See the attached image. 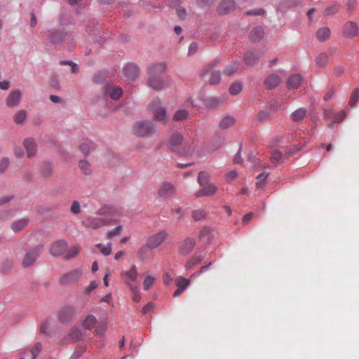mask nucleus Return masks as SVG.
I'll return each instance as SVG.
<instances>
[{"instance_id":"obj_25","label":"nucleus","mask_w":359,"mask_h":359,"mask_svg":"<svg viewBox=\"0 0 359 359\" xmlns=\"http://www.w3.org/2000/svg\"><path fill=\"white\" fill-rule=\"evenodd\" d=\"M264 36V29L262 27H255L250 33V40L252 42L259 41Z\"/></svg>"},{"instance_id":"obj_8","label":"nucleus","mask_w":359,"mask_h":359,"mask_svg":"<svg viewBox=\"0 0 359 359\" xmlns=\"http://www.w3.org/2000/svg\"><path fill=\"white\" fill-rule=\"evenodd\" d=\"M176 192V187L170 182H163L158 188V195L161 198H168L175 195Z\"/></svg>"},{"instance_id":"obj_52","label":"nucleus","mask_w":359,"mask_h":359,"mask_svg":"<svg viewBox=\"0 0 359 359\" xmlns=\"http://www.w3.org/2000/svg\"><path fill=\"white\" fill-rule=\"evenodd\" d=\"M121 231H122V226L121 225L117 226L113 230L109 231L107 233V238L110 239L115 236H118V235L121 234Z\"/></svg>"},{"instance_id":"obj_22","label":"nucleus","mask_w":359,"mask_h":359,"mask_svg":"<svg viewBox=\"0 0 359 359\" xmlns=\"http://www.w3.org/2000/svg\"><path fill=\"white\" fill-rule=\"evenodd\" d=\"M259 57V52L257 50L248 51L245 53L244 57L245 62L248 65H254L257 63Z\"/></svg>"},{"instance_id":"obj_27","label":"nucleus","mask_w":359,"mask_h":359,"mask_svg":"<svg viewBox=\"0 0 359 359\" xmlns=\"http://www.w3.org/2000/svg\"><path fill=\"white\" fill-rule=\"evenodd\" d=\"M307 114V110L304 107H300L294 111L291 115L290 118L294 122H298L302 121Z\"/></svg>"},{"instance_id":"obj_39","label":"nucleus","mask_w":359,"mask_h":359,"mask_svg":"<svg viewBox=\"0 0 359 359\" xmlns=\"http://www.w3.org/2000/svg\"><path fill=\"white\" fill-rule=\"evenodd\" d=\"M93 144L92 142H84L80 144L79 148V150L83 153V154L86 156H87L90 151L93 149Z\"/></svg>"},{"instance_id":"obj_56","label":"nucleus","mask_w":359,"mask_h":359,"mask_svg":"<svg viewBox=\"0 0 359 359\" xmlns=\"http://www.w3.org/2000/svg\"><path fill=\"white\" fill-rule=\"evenodd\" d=\"M282 158V154L280 151H274L271 156V160L273 163L278 162Z\"/></svg>"},{"instance_id":"obj_50","label":"nucleus","mask_w":359,"mask_h":359,"mask_svg":"<svg viewBox=\"0 0 359 359\" xmlns=\"http://www.w3.org/2000/svg\"><path fill=\"white\" fill-rule=\"evenodd\" d=\"M10 164L8 158L4 157L0 159V173L4 172Z\"/></svg>"},{"instance_id":"obj_30","label":"nucleus","mask_w":359,"mask_h":359,"mask_svg":"<svg viewBox=\"0 0 359 359\" xmlns=\"http://www.w3.org/2000/svg\"><path fill=\"white\" fill-rule=\"evenodd\" d=\"M330 36V30L328 27H324L318 29L316 37L320 41L327 40Z\"/></svg>"},{"instance_id":"obj_43","label":"nucleus","mask_w":359,"mask_h":359,"mask_svg":"<svg viewBox=\"0 0 359 359\" xmlns=\"http://www.w3.org/2000/svg\"><path fill=\"white\" fill-rule=\"evenodd\" d=\"M41 349V345L40 343L36 344L34 348L29 351H26L25 354H28L31 355V359H35L37 356L38 353L40 352Z\"/></svg>"},{"instance_id":"obj_49","label":"nucleus","mask_w":359,"mask_h":359,"mask_svg":"<svg viewBox=\"0 0 359 359\" xmlns=\"http://www.w3.org/2000/svg\"><path fill=\"white\" fill-rule=\"evenodd\" d=\"M96 247L100 248L102 254L105 256L110 255L111 252V246L110 243H108L106 246H103L101 244H97L96 245Z\"/></svg>"},{"instance_id":"obj_23","label":"nucleus","mask_w":359,"mask_h":359,"mask_svg":"<svg viewBox=\"0 0 359 359\" xmlns=\"http://www.w3.org/2000/svg\"><path fill=\"white\" fill-rule=\"evenodd\" d=\"M24 147L27 150L28 157H32L35 155L36 152V145L32 138H27L23 142Z\"/></svg>"},{"instance_id":"obj_36","label":"nucleus","mask_w":359,"mask_h":359,"mask_svg":"<svg viewBox=\"0 0 359 359\" xmlns=\"http://www.w3.org/2000/svg\"><path fill=\"white\" fill-rule=\"evenodd\" d=\"M316 65L320 67H324L328 63V55L325 53L319 54L316 59Z\"/></svg>"},{"instance_id":"obj_10","label":"nucleus","mask_w":359,"mask_h":359,"mask_svg":"<svg viewBox=\"0 0 359 359\" xmlns=\"http://www.w3.org/2000/svg\"><path fill=\"white\" fill-rule=\"evenodd\" d=\"M202 77L204 81L210 85H214L219 82L221 79V74L219 71L214 69L212 67H210L204 71L202 74Z\"/></svg>"},{"instance_id":"obj_11","label":"nucleus","mask_w":359,"mask_h":359,"mask_svg":"<svg viewBox=\"0 0 359 359\" xmlns=\"http://www.w3.org/2000/svg\"><path fill=\"white\" fill-rule=\"evenodd\" d=\"M41 247L39 246L27 252L22 261V266L27 268L33 265L41 254Z\"/></svg>"},{"instance_id":"obj_58","label":"nucleus","mask_w":359,"mask_h":359,"mask_svg":"<svg viewBox=\"0 0 359 359\" xmlns=\"http://www.w3.org/2000/svg\"><path fill=\"white\" fill-rule=\"evenodd\" d=\"M337 12H338V8L337 6L334 5L330 7L327 8L324 11V13L326 15H329L334 14Z\"/></svg>"},{"instance_id":"obj_46","label":"nucleus","mask_w":359,"mask_h":359,"mask_svg":"<svg viewBox=\"0 0 359 359\" xmlns=\"http://www.w3.org/2000/svg\"><path fill=\"white\" fill-rule=\"evenodd\" d=\"M268 175V173L262 172L257 177L256 185L258 188H261L264 185L265 181Z\"/></svg>"},{"instance_id":"obj_33","label":"nucleus","mask_w":359,"mask_h":359,"mask_svg":"<svg viewBox=\"0 0 359 359\" xmlns=\"http://www.w3.org/2000/svg\"><path fill=\"white\" fill-rule=\"evenodd\" d=\"M126 284L129 286L130 290L133 294V299L135 302H138L141 299V294L139 291V288L136 285L130 284L128 280H126Z\"/></svg>"},{"instance_id":"obj_61","label":"nucleus","mask_w":359,"mask_h":359,"mask_svg":"<svg viewBox=\"0 0 359 359\" xmlns=\"http://www.w3.org/2000/svg\"><path fill=\"white\" fill-rule=\"evenodd\" d=\"M237 172L236 170H232L226 174V181L230 182L235 180L237 177Z\"/></svg>"},{"instance_id":"obj_18","label":"nucleus","mask_w":359,"mask_h":359,"mask_svg":"<svg viewBox=\"0 0 359 359\" xmlns=\"http://www.w3.org/2000/svg\"><path fill=\"white\" fill-rule=\"evenodd\" d=\"M281 82V79L276 74H269L264 81V86L266 89H273Z\"/></svg>"},{"instance_id":"obj_59","label":"nucleus","mask_w":359,"mask_h":359,"mask_svg":"<svg viewBox=\"0 0 359 359\" xmlns=\"http://www.w3.org/2000/svg\"><path fill=\"white\" fill-rule=\"evenodd\" d=\"M82 333L79 330H74L70 333V337L74 340H79L81 337Z\"/></svg>"},{"instance_id":"obj_53","label":"nucleus","mask_w":359,"mask_h":359,"mask_svg":"<svg viewBox=\"0 0 359 359\" xmlns=\"http://www.w3.org/2000/svg\"><path fill=\"white\" fill-rule=\"evenodd\" d=\"M346 116V111L344 110H341L339 112H338L334 117V123H339L341 122Z\"/></svg>"},{"instance_id":"obj_7","label":"nucleus","mask_w":359,"mask_h":359,"mask_svg":"<svg viewBox=\"0 0 359 359\" xmlns=\"http://www.w3.org/2000/svg\"><path fill=\"white\" fill-rule=\"evenodd\" d=\"M149 109L154 114V119L158 121H165L166 118L165 108L161 106V102L159 98H155L149 104Z\"/></svg>"},{"instance_id":"obj_4","label":"nucleus","mask_w":359,"mask_h":359,"mask_svg":"<svg viewBox=\"0 0 359 359\" xmlns=\"http://www.w3.org/2000/svg\"><path fill=\"white\" fill-rule=\"evenodd\" d=\"M83 275L81 268L71 270L62 274L58 278V283L62 286H68L76 283Z\"/></svg>"},{"instance_id":"obj_2","label":"nucleus","mask_w":359,"mask_h":359,"mask_svg":"<svg viewBox=\"0 0 359 359\" xmlns=\"http://www.w3.org/2000/svg\"><path fill=\"white\" fill-rule=\"evenodd\" d=\"M211 175L205 171H201L198 175V183L201 189L195 194L197 198L212 196L218 191V187L210 182Z\"/></svg>"},{"instance_id":"obj_12","label":"nucleus","mask_w":359,"mask_h":359,"mask_svg":"<svg viewBox=\"0 0 359 359\" xmlns=\"http://www.w3.org/2000/svg\"><path fill=\"white\" fill-rule=\"evenodd\" d=\"M194 103L191 99L187 100L185 102V107L187 109H179L174 114L172 119L175 121H184L190 117V114L188 109L193 107Z\"/></svg>"},{"instance_id":"obj_45","label":"nucleus","mask_w":359,"mask_h":359,"mask_svg":"<svg viewBox=\"0 0 359 359\" xmlns=\"http://www.w3.org/2000/svg\"><path fill=\"white\" fill-rule=\"evenodd\" d=\"M155 278L151 276L145 277L143 281V288L144 290H149L154 284Z\"/></svg>"},{"instance_id":"obj_57","label":"nucleus","mask_w":359,"mask_h":359,"mask_svg":"<svg viewBox=\"0 0 359 359\" xmlns=\"http://www.w3.org/2000/svg\"><path fill=\"white\" fill-rule=\"evenodd\" d=\"M200 262V259L198 258H191L186 264L187 269L192 268L194 266L198 264Z\"/></svg>"},{"instance_id":"obj_1","label":"nucleus","mask_w":359,"mask_h":359,"mask_svg":"<svg viewBox=\"0 0 359 359\" xmlns=\"http://www.w3.org/2000/svg\"><path fill=\"white\" fill-rule=\"evenodd\" d=\"M164 63L151 65L148 69V86L154 90H159L164 87V73L165 70Z\"/></svg>"},{"instance_id":"obj_26","label":"nucleus","mask_w":359,"mask_h":359,"mask_svg":"<svg viewBox=\"0 0 359 359\" xmlns=\"http://www.w3.org/2000/svg\"><path fill=\"white\" fill-rule=\"evenodd\" d=\"M29 223V219L26 218H22L20 219H18L13 222L11 224V229L15 233H18L23 230Z\"/></svg>"},{"instance_id":"obj_54","label":"nucleus","mask_w":359,"mask_h":359,"mask_svg":"<svg viewBox=\"0 0 359 359\" xmlns=\"http://www.w3.org/2000/svg\"><path fill=\"white\" fill-rule=\"evenodd\" d=\"M71 212L74 214L77 215L80 213L81 208H80V203L77 201H74L72 206H71Z\"/></svg>"},{"instance_id":"obj_38","label":"nucleus","mask_w":359,"mask_h":359,"mask_svg":"<svg viewBox=\"0 0 359 359\" xmlns=\"http://www.w3.org/2000/svg\"><path fill=\"white\" fill-rule=\"evenodd\" d=\"M79 168L81 172L83 173L84 175H90L91 173L90 165L86 160H82L79 161Z\"/></svg>"},{"instance_id":"obj_64","label":"nucleus","mask_w":359,"mask_h":359,"mask_svg":"<svg viewBox=\"0 0 359 359\" xmlns=\"http://www.w3.org/2000/svg\"><path fill=\"white\" fill-rule=\"evenodd\" d=\"M105 330H106V325H99V326L96 327L95 332L98 335H102L104 333Z\"/></svg>"},{"instance_id":"obj_47","label":"nucleus","mask_w":359,"mask_h":359,"mask_svg":"<svg viewBox=\"0 0 359 359\" xmlns=\"http://www.w3.org/2000/svg\"><path fill=\"white\" fill-rule=\"evenodd\" d=\"M359 101V89H355L350 97L349 104L351 106L355 105Z\"/></svg>"},{"instance_id":"obj_14","label":"nucleus","mask_w":359,"mask_h":359,"mask_svg":"<svg viewBox=\"0 0 359 359\" xmlns=\"http://www.w3.org/2000/svg\"><path fill=\"white\" fill-rule=\"evenodd\" d=\"M67 250V243L65 241L59 240L54 242L50 246V252L55 257L64 255Z\"/></svg>"},{"instance_id":"obj_13","label":"nucleus","mask_w":359,"mask_h":359,"mask_svg":"<svg viewBox=\"0 0 359 359\" xmlns=\"http://www.w3.org/2000/svg\"><path fill=\"white\" fill-rule=\"evenodd\" d=\"M104 94L112 100H118L123 94V90L121 87L111 83H107L104 86Z\"/></svg>"},{"instance_id":"obj_55","label":"nucleus","mask_w":359,"mask_h":359,"mask_svg":"<svg viewBox=\"0 0 359 359\" xmlns=\"http://www.w3.org/2000/svg\"><path fill=\"white\" fill-rule=\"evenodd\" d=\"M97 287V284L95 280H93L90 283L89 285L86 287L83 292L86 294H90L93 290H94Z\"/></svg>"},{"instance_id":"obj_15","label":"nucleus","mask_w":359,"mask_h":359,"mask_svg":"<svg viewBox=\"0 0 359 359\" xmlns=\"http://www.w3.org/2000/svg\"><path fill=\"white\" fill-rule=\"evenodd\" d=\"M196 245V240L194 238H187L181 243L179 248V253L182 255L189 254Z\"/></svg>"},{"instance_id":"obj_34","label":"nucleus","mask_w":359,"mask_h":359,"mask_svg":"<svg viewBox=\"0 0 359 359\" xmlns=\"http://www.w3.org/2000/svg\"><path fill=\"white\" fill-rule=\"evenodd\" d=\"M80 251V248L78 245H73L70 247L68 250H66V252L64 254V257L66 259H71L76 256Z\"/></svg>"},{"instance_id":"obj_32","label":"nucleus","mask_w":359,"mask_h":359,"mask_svg":"<svg viewBox=\"0 0 359 359\" xmlns=\"http://www.w3.org/2000/svg\"><path fill=\"white\" fill-rule=\"evenodd\" d=\"M235 123V118L233 116H225L223 118L219 124V128L222 130H225L231 127Z\"/></svg>"},{"instance_id":"obj_24","label":"nucleus","mask_w":359,"mask_h":359,"mask_svg":"<svg viewBox=\"0 0 359 359\" xmlns=\"http://www.w3.org/2000/svg\"><path fill=\"white\" fill-rule=\"evenodd\" d=\"M122 276H126L125 282L126 283V280H128L130 284H131V282L136 281L137 278V271L135 265H133L130 268V269L128 271H124L121 273Z\"/></svg>"},{"instance_id":"obj_17","label":"nucleus","mask_w":359,"mask_h":359,"mask_svg":"<svg viewBox=\"0 0 359 359\" xmlns=\"http://www.w3.org/2000/svg\"><path fill=\"white\" fill-rule=\"evenodd\" d=\"M21 92L19 90L11 91L6 100V105L8 107H15L18 106L21 100Z\"/></svg>"},{"instance_id":"obj_62","label":"nucleus","mask_w":359,"mask_h":359,"mask_svg":"<svg viewBox=\"0 0 359 359\" xmlns=\"http://www.w3.org/2000/svg\"><path fill=\"white\" fill-rule=\"evenodd\" d=\"M61 65H69L72 67V72L76 74L78 72V66L76 64L74 63L72 61L69 62H61Z\"/></svg>"},{"instance_id":"obj_20","label":"nucleus","mask_w":359,"mask_h":359,"mask_svg":"<svg viewBox=\"0 0 359 359\" xmlns=\"http://www.w3.org/2000/svg\"><path fill=\"white\" fill-rule=\"evenodd\" d=\"M302 82V76L299 74L291 75L287 81V86L288 88L296 89Z\"/></svg>"},{"instance_id":"obj_28","label":"nucleus","mask_w":359,"mask_h":359,"mask_svg":"<svg viewBox=\"0 0 359 359\" xmlns=\"http://www.w3.org/2000/svg\"><path fill=\"white\" fill-rule=\"evenodd\" d=\"M182 142L183 137L182 134L177 132L173 133L169 140L170 148L175 149L177 147L180 145Z\"/></svg>"},{"instance_id":"obj_63","label":"nucleus","mask_w":359,"mask_h":359,"mask_svg":"<svg viewBox=\"0 0 359 359\" xmlns=\"http://www.w3.org/2000/svg\"><path fill=\"white\" fill-rule=\"evenodd\" d=\"M198 50V44L196 43H191L189 47L188 54L192 55Z\"/></svg>"},{"instance_id":"obj_37","label":"nucleus","mask_w":359,"mask_h":359,"mask_svg":"<svg viewBox=\"0 0 359 359\" xmlns=\"http://www.w3.org/2000/svg\"><path fill=\"white\" fill-rule=\"evenodd\" d=\"M239 63L234 62L228 65L224 70V74L231 76L238 69Z\"/></svg>"},{"instance_id":"obj_41","label":"nucleus","mask_w":359,"mask_h":359,"mask_svg":"<svg viewBox=\"0 0 359 359\" xmlns=\"http://www.w3.org/2000/svg\"><path fill=\"white\" fill-rule=\"evenodd\" d=\"M242 90V83L239 81L233 83L229 88V93L231 95H236L241 93Z\"/></svg>"},{"instance_id":"obj_51","label":"nucleus","mask_w":359,"mask_h":359,"mask_svg":"<svg viewBox=\"0 0 359 359\" xmlns=\"http://www.w3.org/2000/svg\"><path fill=\"white\" fill-rule=\"evenodd\" d=\"M53 169L49 164H45L41 168V174L45 177H49L52 175Z\"/></svg>"},{"instance_id":"obj_19","label":"nucleus","mask_w":359,"mask_h":359,"mask_svg":"<svg viewBox=\"0 0 359 359\" xmlns=\"http://www.w3.org/2000/svg\"><path fill=\"white\" fill-rule=\"evenodd\" d=\"M75 311L72 306H65L58 313V318L62 322H67L73 318Z\"/></svg>"},{"instance_id":"obj_35","label":"nucleus","mask_w":359,"mask_h":359,"mask_svg":"<svg viewBox=\"0 0 359 359\" xmlns=\"http://www.w3.org/2000/svg\"><path fill=\"white\" fill-rule=\"evenodd\" d=\"M27 118V112L25 110L18 111L13 117V120L16 124L22 123Z\"/></svg>"},{"instance_id":"obj_21","label":"nucleus","mask_w":359,"mask_h":359,"mask_svg":"<svg viewBox=\"0 0 359 359\" xmlns=\"http://www.w3.org/2000/svg\"><path fill=\"white\" fill-rule=\"evenodd\" d=\"M233 0H223L218 6V12L220 14H226L234 8Z\"/></svg>"},{"instance_id":"obj_5","label":"nucleus","mask_w":359,"mask_h":359,"mask_svg":"<svg viewBox=\"0 0 359 359\" xmlns=\"http://www.w3.org/2000/svg\"><path fill=\"white\" fill-rule=\"evenodd\" d=\"M109 223L110 220L103 216L100 212L96 213V216L88 217L83 222V224L86 227L95 229L108 225Z\"/></svg>"},{"instance_id":"obj_44","label":"nucleus","mask_w":359,"mask_h":359,"mask_svg":"<svg viewBox=\"0 0 359 359\" xmlns=\"http://www.w3.org/2000/svg\"><path fill=\"white\" fill-rule=\"evenodd\" d=\"M206 216V212L204 210L198 209L192 212V217L195 221H200L204 219Z\"/></svg>"},{"instance_id":"obj_9","label":"nucleus","mask_w":359,"mask_h":359,"mask_svg":"<svg viewBox=\"0 0 359 359\" xmlns=\"http://www.w3.org/2000/svg\"><path fill=\"white\" fill-rule=\"evenodd\" d=\"M342 34L344 37L353 39L359 35V27L353 21L346 22L342 27Z\"/></svg>"},{"instance_id":"obj_42","label":"nucleus","mask_w":359,"mask_h":359,"mask_svg":"<svg viewBox=\"0 0 359 359\" xmlns=\"http://www.w3.org/2000/svg\"><path fill=\"white\" fill-rule=\"evenodd\" d=\"M41 349V345L40 343L36 344L34 348L29 351H26L25 354H28L31 355V359H35L37 356L38 353L40 352Z\"/></svg>"},{"instance_id":"obj_40","label":"nucleus","mask_w":359,"mask_h":359,"mask_svg":"<svg viewBox=\"0 0 359 359\" xmlns=\"http://www.w3.org/2000/svg\"><path fill=\"white\" fill-rule=\"evenodd\" d=\"M212 233V229L210 227H203L199 232L198 237L201 240L208 241L210 240V235Z\"/></svg>"},{"instance_id":"obj_3","label":"nucleus","mask_w":359,"mask_h":359,"mask_svg":"<svg viewBox=\"0 0 359 359\" xmlns=\"http://www.w3.org/2000/svg\"><path fill=\"white\" fill-rule=\"evenodd\" d=\"M133 132L135 135L147 137L155 133L156 126L151 121H140L134 124Z\"/></svg>"},{"instance_id":"obj_31","label":"nucleus","mask_w":359,"mask_h":359,"mask_svg":"<svg viewBox=\"0 0 359 359\" xmlns=\"http://www.w3.org/2000/svg\"><path fill=\"white\" fill-rule=\"evenodd\" d=\"M97 322L96 318L93 315H87L83 320L82 325L83 328L90 330L94 327Z\"/></svg>"},{"instance_id":"obj_16","label":"nucleus","mask_w":359,"mask_h":359,"mask_svg":"<svg viewBox=\"0 0 359 359\" xmlns=\"http://www.w3.org/2000/svg\"><path fill=\"white\" fill-rule=\"evenodd\" d=\"M139 68L133 63L127 64L123 69V73L128 80H134L139 75Z\"/></svg>"},{"instance_id":"obj_48","label":"nucleus","mask_w":359,"mask_h":359,"mask_svg":"<svg viewBox=\"0 0 359 359\" xmlns=\"http://www.w3.org/2000/svg\"><path fill=\"white\" fill-rule=\"evenodd\" d=\"M175 283L177 286H182L187 287L190 284L189 279L185 278L182 276H179L175 280Z\"/></svg>"},{"instance_id":"obj_60","label":"nucleus","mask_w":359,"mask_h":359,"mask_svg":"<svg viewBox=\"0 0 359 359\" xmlns=\"http://www.w3.org/2000/svg\"><path fill=\"white\" fill-rule=\"evenodd\" d=\"M154 305L153 303L151 302H149L148 304H147L142 309V313L143 314H147L148 313H149L151 311H152V309H154Z\"/></svg>"},{"instance_id":"obj_29","label":"nucleus","mask_w":359,"mask_h":359,"mask_svg":"<svg viewBox=\"0 0 359 359\" xmlns=\"http://www.w3.org/2000/svg\"><path fill=\"white\" fill-rule=\"evenodd\" d=\"M66 36V34L61 31H53L50 36V41L52 43H59L62 42Z\"/></svg>"},{"instance_id":"obj_6","label":"nucleus","mask_w":359,"mask_h":359,"mask_svg":"<svg viewBox=\"0 0 359 359\" xmlns=\"http://www.w3.org/2000/svg\"><path fill=\"white\" fill-rule=\"evenodd\" d=\"M168 236V233L165 230L156 232L147 238L145 245L150 250L157 248L165 242Z\"/></svg>"}]
</instances>
